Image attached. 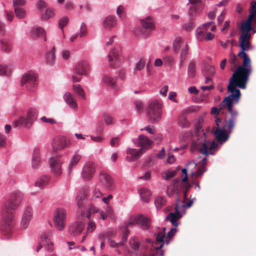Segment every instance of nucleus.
<instances>
[{
  "label": "nucleus",
  "mask_w": 256,
  "mask_h": 256,
  "mask_svg": "<svg viewBox=\"0 0 256 256\" xmlns=\"http://www.w3.org/2000/svg\"><path fill=\"white\" fill-rule=\"evenodd\" d=\"M248 78L249 76L247 75L235 71L230 78L228 86V91L230 93V94L226 97L220 102L218 105V108L216 107L212 108L211 114L216 116L218 115L223 108H227L228 111L230 114V118L227 121L229 132H232L234 126L236 118L238 116V112L236 110H232L233 104H238L241 96L240 92L236 87L241 89H245Z\"/></svg>",
  "instance_id": "1"
},
{
  "label": "nucleus",
  "mask_w": 256,
  "mask_h": 256,
  "mask_svg": "<svg viewBox=\"0 0 256 256\" xmlns=\"http://www.w3.org/2000/svg\"><path fill=\"white\" fill-rule=\"evenodd\" d=\"M193 184V182L190 181L188 179V177H184L181 180L178 178H175L168 186L166 191L168 196L170 198L176 194V204L174 208V212L169 213L166 220H170L172 225L176 227L178 226V224L177 221L182 217L178 204L180 200V192L182 191L184 200H186L188 198V192Z\"/></svg>",
  "instance_id": "2"
},
{
  "label": "nucleus",
  "mask_w": 256,
  "mask_h": 256,
  "mask_svg": "<svg viewBox=\"0 0 256 256\" xmlns=\"http://www.w3.org/2000/svg\"><path fill=\"white\" fill-rule=\"evenodd\" d=\"M251 30H252V22L249 20H246L240 26L241 35L239 38L241 50L238 53V56L240 58H243V62L242 65L238 66L236 70L248 76L251 74L252 70L250 58L246 51L250 49V40L252 35L249 32Z\"/></svg>",
  "instance_id": "3"
},
{
  "label": "nucleus",
  "mask_w": 256,
  "mask_h": 256,
  "mask_svg": "<svg viewBox=\"0 0 256 256\" xmlns=\"http://www.w3.org/2000/svg\"><path fill=\"white\" fill-rule=\"evenodd\" d=\"M22 197L19 192H12L10 198L6 202L2 210L0 228L4 234H9L12 232L14 226V210L18 206Z\"/></svg>",
  "instance_id": "4"
},
{
  "label": "nucleus",
  "mask_w": 256,
  "mask_h": 256,
  "mask_svg": "<svg viewBox=\"0 0 256 256\" xmlns=\"http://www.w3.org/2000/svg\"><path fill=\"white\" fill-rule=\"evenodd\" d=\"M196 140L192 142L190 150L192 151L198 150L206 156L212 154L214 150L218 148V144L214 142L207 140L206 132L200 125L196 126L194 130Z\"/></svg>",
  "instance_id": "5"
},
{
  "label": "nucleus",
  "mask_w": 256,
  "mask_h": 256,
  "mask_svg": "<svg viewBox=\"0 0 256 256\" xmlns=\"http://www.w3.org/2000/svg\"><path fill=\"white\" fill-rule=\"evenodd\" d=\"M162 104L157 100H152L146 108V114L148 118L152 122H157L161 118Z\"/></svg>",
  "instance_id": "6"
},
{
  "label": "nucleus",
  "mask_w": 256,
  "mask_h": 256,
  "mask_svg": "<svg viewBox=\"0 0 256 256\" xmlns=\"http://www.w3.org/2000/svg\"><path fill=\"white\" fill-rule=\"evenodd\" d=\"M66 210L63 208H58L54 213V224L59 230H64L66 227Z\"/></svg>",
  "instance_id": "7"
},
{
  "label": "nucleus",
  "mask_w": 256,
  "mask_h": 256,
  "mask_svg": "<svg viewBox=\"0 0 256 256\" xmlns=\"http://www.w3.org/2000/svg\"><path fill=\"white\" fill-rule=\"evenodd\" d=\"M36 118V112L34 110H30L26 118L20 117L14 123L15 128L18 126L30 127Z\"/></svg>",
  "instance_id": "8"
},
{
  "label": "nucleus",
  "mask_w": 256,
  "mask_h": 256,
  "mask_svg": "<svg viewBox=\"0 0 256 256\" xmlns=\"http://www.w3.org/2000/svg\"><path fill=\"white\" fill-rule=\"evenodd\" d=\"M150 223V220L148 218L139 214L130 218L126 226V230H128V227L134 226V224L140 225L143 230H148Z\"/></svg>",
  "instance_id": "9"
},
{
  "label": "nucleus",
  "mask_w": 256,
  "mask_h": 256,
  "mask_svg": "<svg viewBox=\"0 0 256 256\" xmlns=\"http://www.w3.org/2000/svg\"><path fill=\"white\" fill-rule=\"evenodd\" d=\"M37 76L34 74H25L21 79V84L26 85L27 90L30 92H33L36 84Z\"/></svg>",
  "instance_id": "10"
},
{
  "label": "nucleus",
  "mask_w": 256,
  "mask_h": 256,
  "mask_svg": "<svg viewBox=\"0 0 256 256\" xmlns=\"http://www.w3.org/2000/svg\"><path fill=\"white\" fill-rule=\"evenodd\" d=\"M71 144L69 138L64 136H56L52 140V146L54 150H60Z\"/></svg>",
  "instance_id": "11"
},
{
  "label": "nucleus",
  "mask_w": 256,
  "mask_h": 256,
  "mask_svg": "<svg viewBox=\"0 0 256 256\" xmlns=\"http://www.w3.org/2000/svg\"><path fill=\"white\" fill-rule=\"evenodd\" d=\"M84 228V224L80 221L72 222L68 226V232L72 236H79Z\"/></svg>",
  "instance_id": "12"
},
{
  "label": "nucleus",
  "mask_w": 256,
  "mask_h": 256,
  "mask_svg": "<svg viewBox=\"0 0 256 256\" xmlns=\"http://www.w3.org/2000/svg\"><path fill=\"white\" fill-rule=\"evenodd\" d=\"M32 217V210L30 207H26L24 212L21 222V226L22 228H26Z\"/></svg>",
  "instance_id": "13"
},
{
  "label": "nucleus",
  "mask_w": 256,
  "mask_h": 256,
  "mask_svg": "<svg viewBox=\"0 0 256 256\" xmlns=\"http://www.w3.org/2000/svg\"><path fill=\"white\" fill-rule=\"evenodd\" d=\"M50 166L52 171L56 174H62V162L58 158H52L50 160Z\"/></svg>",
  "instance_id": "14"
},
{
  "label": "nucleus",
  "mask_w": 256,
  "mask_h": 256,
  "mask_svg": "<svg viewBox=\"0 0 256 256\" xmlns=\"http://www.w3.org/2000/svg\"><path fill=\"white\" fill-rule=\"evenodd\" d=\"M230 133L228 132L227 134L224 126L222 128H218L214 132L216 138L221 144L228 140L229 137L228 134Z\"/></svg>",
  "instance_id": "15"
},
{
  "label": "nucleus",
  "mask_w": 256,
  "mask_h": 256,
  "mask_svg": "<svg viewBox=\"0 0 256 256\" xmlns=\"http://www.w3.org/2000/svg\"><path fill=\"white\" fill-rule=\"evenodd\" d=\"M52 236V232H48L44 233L42 236V242L48 251L51 252L53 250V244L50 240V237Z\"/></svg>",
  "instance_id": "16"
},
{
  "label": "nucleus",
  "mask_w": 256,
  "mask_h": 256,
  "mask_svg": "<svg viewBox=\"0 0 256 256\" xmlns=\"http://www.w3.org/2000/svg\"><path fill=\"white\" fill-rule=\"evenodd\" d=\"M138 145L142 147V150L150 148L152 144V141L148 138L147 136L144 135H140L138 138Z\"/></svg>",
  "instance_id": "17"
},
{
  "label": "nucleus",
  "mask_w": 256,
  "mask_h": 256,
  "mask_svg": "<svg viewBox=\"0 0 256 256\" xmlns=\"http://www.w3.org/2000/svg\"><path fill=\"white\" fill-rule=\"evenodd\" d=\"M88 70V63L84 61H82L78 63L74 69L76 74L85 75Z\"/></svg>",
  "instance_id": "18"
},
{
  "label": "nucleus",
  "mask_w": 256,
  "mask_h": 256,
  "mask_svg": "<svg viewBox=\"0 0 256 256\" xmlns=\"http://www.w3.org/2000/svg\"><path fill=\"white\" fill-rule=\"evenodd\" d=\"M96 168L92 162H86L82 168V174L84 176H92L95 174Z\"/></svg>",
  "instance_id": "19"
},
{
  "label": "nucleus",
  "mask_w": 256,
  "mask_h": 256,
  "mask_svg": "<svg viewBox=\"0 0 256 256\" xmlns=\"http://www.w3.org/2000/svg\"><path fill=\"white\" fill-rule=\"evenodd\" d=\"M116 24V20L114 16H110L106 18L103 22L104 27L107 30L114 27Z\"/></svg>",
  "instance_id": "20"
},
{
  "label": "nucleus",
  "mask_w": 256,
  "mask_h": 256,
  "mask_svg": "<svg viewBox=\"0 0 256 256\" xmlns=\"http://www.w3.org/2000/svg\"><path fill=\"white\" fill-rule=\"evenodd\" d=\"M65 102L72 108H76L78 106L74 96L69 92H66L64 96Z\"/></svg>",
  "instance_id": "21"
},
{
  "label": "nucleus",
  "mask_w": 256,
  "mask_h": 256,
  "mask_svg": "<svg viewBox=\"0 0 256 256\" xmlns=\"http://www.w3.org/2000/svg\"><path fill=\"white\" fill-rule=\"evenodd\" d=\"M40 152L38 148H35L34 150L32 156V166L33 168H36L38 166L40 162Z\"/></svg>",
  "instance_id": "22"
},
{
  "label": "nucleus",
  "mask_w": 256,
  "mask_h": 256,
  "mask_svg": "<svg viewBox=\"0 0 256 256\" xmlns=\"http://www.w3.org/2000/svg\"><path fill=\"white\" fill-rule=\"evenodd\" d=\"M141 24L142 27L145 29L151 30L154 29V22L150 16H147L144 19L142 20Z\"/></svg>",
  "instance_id": "23"
},
{
  "label": "nucleus",
  "mask_w": 256,
  "mask_h": 256,
  "mask_svg": "<svg viewBox=\"0 0 256 256\" xmlns=\"http://www.w3.org/2000/svg\"><path fill=\"white\" fill-rule=\"evenodd\" d=\"M100 182L104 186L108 189H112L114 187V183L112 177H102Z\"/></svg>",
  "instance_id": "24"
},
{
  "label": "nucleus",
  "mask_w": 256,
  "mask_h": 256,
  "mask_svg": "<svg viewBox=\"0 0 256 256\" xmlns=\"http://www.w3.org/2000/svg\"><path fill=\"white\" fill-rule=\"evenodd\" d=\"M86 198V193L85 190H80L76 198L77 206L79 208L82 209L83 208V204Z\"/></svg>",
  "instance_id": "25"
},
{
  "label": "nucleus",
  "mask_w": 256,
  "mask_h": 256,
  "mask_svg": "<svg viewBox=\"0 0 256 256\" xmlns=\"http://www.w3.org/2000/svg\"><path fill=\"white\" fill-rule=\"evenodd\" d=\"M163 246V244H161L160 246H152V248L150 250V255L152 256H164V252L161 250Z\"/></svg>",
  "instance_id": "26"
},
{
  "label": "nucleus",
  "mask_w": 256,
  "mask_h": 256,
  "mask_svg": "<svg viewBox=\"0 0 256 256\" xmlns=\"http://www.w3.org/2000/svg\"><path fill=\"white\" fill-rule=\"evenodd\" d=\"M138 192L142 200L144 202H148L151 196L150 190L146 188H142Z\"/></svg>",
  "instance_id": "27"
},
{
  "label": "nucleus",
  "mask_w": 256,
  "mask_h": 256,
  "mask_svg": "<svg viewBox=\"0 0 256 256\" xmlns=\"http://www.w3.org/2000/svg\"><path fill=\"white\" fill-rule=\"evenodd\" d=\"M142 148H140L138 150L134 149H129L127 150V153L132 156L130 158V161H134L137 160L143 153Z\"/></svg>",
  "instance_id": "28"
},
{
  "label": "nucleus",
  "mask_w": 256,
  "mask_h": 256,
  "mask_svg": "<svg viewBox=\"0 0 256 256\" xmlns=\"http://www.w3.org/2000/svg\"><path fill=\"white\" fill-rule=\"evenodd\" d=\"M87 34V30L86 25L84 23H82L80 26V32L73 34L70 38L71 42H74L78 36L82 38L85 36Z\"/></svg>",
  "instance_id": "29"
},
{
  "label": "nucleus",
  "mask_w": 256,
  "mask_h": 256,
  "mask_svg": "<svg viewBox=\"0 0 256 256\" xmlns=\"http://www.w3.org/2000/svg\"><path fill=\"white\" fill-rule=\"evenodd\" d=\"M186 42H184L183 40L180 37H176L174 39L173 44H172V48L174 52L176 53H177L180 48L182 46H184V44Z\"/></svg>",
  "instance_id": "30"
},
{
  "label": "nucleus",
  "mask_w": 256,
  "mask_h": 256,
  "mask_svg": "<svg viewBox=\"0 0 256 256\" xmlns=\"http://www.w3.org/2000/svg\"><path fill=\"white\" fill-rule=\"evenodd\" d=\"M188 46L187 42L184 44V46L182 48L180 54V64L182 65L183 62L186 59V56L188 53Z\"/></svg>",
  "instance_id": "31"
},
{
  "label": "nucleus",
  "mask_w": 256,
  "mask_h": 256,
  "mask_svg": "<svg viewBox=\"0 0 256 256\" xmlns=\"http://www.w3.org/2000/svg\"><path fill=\"white\" fill-rule=\"evenodd\" d=\"M82 158L81 155L80 154L79 150L76 152L74 154L72 157L69 164V168H71L73 166H76L80 161Z\"/></svg>",
  "instance_id": "32"
},
{
  "label": "nucleus",
  "mask_w": 256,
  "mask_h": 256,
  "mask_svg": "<svg viewBox=\"0 0 256 256\" xmlns=\"http://www.w3.org/2000/svg\"><path fill=\"white\" fill-rule=\"evenodd\" d=\"M72 88L74 92L78 96H82V98L84 100L86 99V94L84 92V90L80 84H74Z\"/></svg>",
  "instance_id": "33"
},
{
  "label": "nucleus",
  "mask_w": 256,
  "mask_h": 256,
  "mask_svg": "<svg viewBox=\"0 0 256 256\" xmlns=\"http://www.w3.org/2000/svg\"><path fill=\"white\" fill-rule=\"evenodd\" d=\"M50 180L49 177H38L35 182V186L42 187L47 184Z\"/></svg>",
  "instance_id": "34"
},
{
  "label": "nucleus",
  "mask_w": 256,
  "mask_h": 256,
  "mask_svg": "<svg viewBox=\"0 0 256 256\" xmlns=\"http://www.w3.org/2000/svg\"><path fill=\"white\" fill-rule=\"evenodd\" d=\"M166 199L164 196H158L155 199V205L157 209L161 208L166 204Z\"/></svg>",
  "instance_id": "35"
},
{
  "label": "nucleus",
  "mask_w": 256,
  "mask_h": 256,
  "mask_svg": "<svg viewBox=\"0 0 256 256\" xmlns=\"http://www.w3.org/2000/svg\"><path fill=\"white\" fill-rule=\"evenodd\" d=\"M178 124L182 128H188L190 125V124L186 120V117L180 115L178 118Z\"/></svg>",
  "instance_id": "36"
},
{
  "label": "nucleus",
  "mask_w": 256,
  "mask_h": 256,
  "mask_svg": "<svg viewBox=\"0 0 256 256\" xmlns=\"http://www.w3.org/2000/svg\"><path fill=\"white\" fill-rule=\"evenodd\" d=\"M120 56V52L115 50H112L109 53L108 56L109 60L110 62H116L118 60Z\"/></svg>",
  "instance_id": "37"
},
{
  "label": "nucleus",
  "mask_w": 256,
  "mask_h": 256,
  "mask_svg": "<svg viewBox=\"0 0 256 256\" xmlns=\"http://www.w3.org/2000/svg\"><path fill=\"white\" fill-rule=\"evenodd\" d=\"M129 244L130 247L135 250H138L140 248L139 241L136 237H132L130 238Z\"/></svg>",
  "instance_id": "38"
},
{
  "label": "nucleus",
  "mask_w": 256,
  "mask_h": 256,
  "mask_svg": "<svg viewBox=\"0 0 256 256\" xmlns=\"http://www.w3.org/2000/svg\"><path fill=\"white\" fill-rule=\"evenodd\" d=\"M196 166V164L194 161H189L188 162L186 167L188 171L191 172L190 176H194L195 172L194 171V168Z\"/></svg>",
  "instance_id": "39"
},
{
  "label": "nucleus",
  "mask_w": 256,
  "mask_h": 256,
  "mask_svg": "<svg viewBox=\"0 0 256 256\" xmlns=\"http://www.w3.org/2000/svg\"><path fill=\"white\" fill-rule=\"evenodd\" d=\"M196 72V66L194 63L193 62H190L188 68V75L190 78H194L195 76Z\"/></svg>",
  "instance_id": "40"
},
{
  "label": "nucleus",
  "mask_w": 256,
  "mask_h": 256,
  "mask_svg": "<svg viewBox=\"0 0 256 256\" xmlns=\"http://www.w3.org/2000/svg\"><path fill=\"white\" fill-rule=\"evenodd\" d=\"M180 170V166H178L174 170L169 169L165 172V176H175L178 174Z\"/></svg>",
  "instance_id": "41"
},
{
  "label": "nucleus",
  "mask_w": 256,
  "mask_h": 256,
  "mask_svg": "<svg viewBox=\"0 0 256 256\" xmlns=\"http://www.w3.org/2000/svg\"><path fill=\"white\" fill-rule=\"evenodd\" d=\"M14 12L16 17L19 18H22L26 16L25 10L20 7L16 6V8H14Z\"/></svg>",
  "instance_id": "42"
},
{
  "label": "nucleus",
  "mask_w": 256,
  "mask_h": 256,
  "mask_svg": "<svg viewBox=\"0 0 256 256\" xmlns=\"http://www.w3.org/2000/svg\"><path fill=\"white\" fill-rule=\"evenodd\" d=\"M54 50L55 48L53 47L52 50L50 51L46 56V61L49 64H52L54 60Z\"/></svg>",
  "instance_id": "43"
},
{
  "label": "nucleus",
  "mask_w": 256,
  "mask_h": 256,
  "mask_svg": "<svg viewBox=\"0 0 256 256\" xmlns=\"http://www.w3.org/2000/svg\"><path fill=\"white\" fill-rule=\"evenodd\" d=\"M103 80L106 84L110 86H114L116 82V80L115 78H114L109 76H104Z\"/></svg>",
  "instance_id": "44"
},
{
  "label": "nucleus",
  "mask_w": 256,
  "mask_h": 256,
  "mask_svg": "<svg viewBox=\"0 0 256 256\" xmlns=\"http://www.w3.org/2000/svg\"><path fill=\"white\" fill-rule=\"evenodd\" d=\"M36 34L38 38L44 37V41H46V32L42 28L39 27L36 30Z\"/></svg>",
  "instance_id": "45"
},
{
  "label": "nucleus",
  "mask_w": 256,
  "mask_h": 256,
  "mask_svg": "<svg viewBox=\"0 0 256 256\" xmlns=\"http://www.w3.org/2000/svg\"><path fill=\"white\" fill-rule=\"evenodd\" d=\"M54 15V10L50 8H48L46 10L44 14L42 16L44 18L48 20L52 18Z\"/></svg>",
  "instance_id": "46"
},
{
  "label": "nucleus",
  "mask_w": 256,
  "mask_h": 256,
  "mask_svg": "<svg viewBox=\"0 0 256 256\" xmlns=\"http://www.w3.org/2000/svg\"><path fill=\"white\" fill-rule=\"evenodd\" d=\"M146 64L145 60L144 58H140L139 60L136 63L135 70H141L144 68Z\"/></svg>",
  "instance_id": "47"
},
{
  "label": "nucleus",
  "mask_w": 256,
  "mask_h": 256,
  "mask_svg": "<svg viewBox=\"0 0 256 256\" xmlns=\"http://www.w3.org/2000/svg\"><path fill=\"white\" fill-rule=\"evenodd\" d=\"M0 44H2V50L6 52H10L11 49V46L10 44L4 40H2L0 41Z\"/></svg>",
  "instance_id": "48"
},
{
  "label": "nucleus",
  "mask_w": 256,
  "mask_h": 256,
  "mask_svg": "<svg viewBox=\"0 0 256 256\" xmlns=\"http://www.w3.org/2000/svg\"><path fill=\"white\" fill-rule=\"evenodd\" d=\"M104 122L108 125L112 124L114 123L113 118L108 114L104 113L103 114Z\"/></svg>",
  "instance_id": "49"
},
{
  "label": "nucleus",
  "mask_w": 256,
  "mask_h": 256,
  "mask_svg": "<svg viewBox=\"0 0 256 256\" xmlns=\"http://www.w3.org/2000/svg\"><path fill=\"white\" fill-rule=\"evenodd\" d=\"M69 18L67 16H64L58 22L59 27L62 29L68 23Z\"/></svg>",
  "instance_id": "50"
},
{
  "label": "nucleus",
  "mask_w": 256,
  "mask_h": 256,
  "mask_svg": "<svg viewBox=\"0 0 256 256\" xmlns=\"http://www.w3.org/2000/svg\"><path fill=\"white\" fill-rule=\"evenodd\" d=\"M236 56L232 52H231L230 54L229 62L233 68H235L236 66Z\"/></svg>",
  "instance_id": "51"
},
{
  "label": "nucleus",
  "mask_w": 256,
  "mask_h": 256,
  "mask_svg": "<svg viewBox=\"0 0 256 256\" xmlns=\"http://www.w3.org/2000/svg\"><path fill=\"white\" fill-rule=\"evenodd\" d=\"M128 234L129 230H126L125 232L122 234V240L120 242V244L121 245V246H123L124 245L125 243L127 241L128 236Z\"/></svg>",
  "instance_id": "52"
},
{
  "label": "nucleus",
  "mask_w": 256,
  "mask_h": 256,
  "mask_svg": "<svg viewBox=\"0 0 256 256\" xmlns=\"http://www.w3.org/2000/svg\"><path fill=\"white\" fill-rule=\"evenodd\" d=\"M176 228H171L170 230L168 232V239L166 240V244H168L170 241V240L171 238L173 237L174 235L176 234Z\"/></svg>",
  "instance_id": "53"
},
{
  "label": "nucleus",
  "mask_w": 256,
  "mask_h": 256,
  "mask_svg": "<svg viewBox=\"0 0 256 256\" xmlns=\"http://www.w3.org/2000/svg\"><path fill=\"white\" fill-rule=\"evenodd\" d=\"M206 171V168L205 166V164H202L200 166H199L196 172V176H200L202 175L204 172Z\"/></svg>",
  "instance_id": "54"
},
{
  "label": "nucleus",
  "mask_w": 256,
  "mask_h": 256,
  "mask_svg": "<svg viewBox=\"0 0 256 256\" xmlns=\"http://www.w3.org/2000/svg\"><path fill=\"white\" fill-rule=\"evenodd\" d=\"M99 210L96 207L94 206L91 204L88 210V215L87 217L90 218L91 214H94L96 212H98Z\"/></svg>",
  "instance_id": "55"
},
{
  "label": "nucleus",
  "mask_w": 256,
  "mask_h": 256,
  "mask_svg": "<svg viewBox=\"0 0 256 256\" xmlns=\"http://www.w3.org/2000/svg\"><path fill=\"white\" fill-rule=\"evenodd\" d=\"M165 236L164 232H160L156 236V239L157 242L164 244V238Z\"/></svg>",
  "instance_id": "56"
},
{
  "label": "nucleus",
  "mask_w": 256,
  "mask_h": 256,
  "mask_svg": "<svg viewBox=\"0 0 256 256\" xmlns=\"http://www.w3.org/2000/svg\"><path fill=\"white\" fill-rule=\"evenodd\" d=\"M96 225L95 223L93 222H90L86 228L87 232L88 233L92 232L96 229Z\"/></svg>",
  "instance_id": "57"
},
{
  "label": "nucleus",
  "mask_w": 256,
  "mask_h": 256,
  "mask_svg": "<svg viewBox=\"0 0 256 256\" xmlns=\"http://www.w3.org/2000/svg\"><path fill=\"white\" fill-rule=\"evenodd\" d=\"M10 72V70L5 66H0V75L8 74Z\"/></svg>",
  "instance_id": "58"
},
{
  "label": "nucleus",
  "mask_w": 256,
  "mask_h": 256,
  "mask_svg": "<svg viewBox=\"0 0 256 256\" xmlns=\"http://www.w3.org/2000/svg\"><path fill=\"white\" fill-rule=\"evenodd\" d=\"M36 7L39 10H42V8H46V4L42 0H39L36 2Z\"/></svg>",
  "instance_id": "59"
},
{
  "label": "nucleus",
  "mask_w": 256,
  "mask_h": 256,
  "mask_svg": "<svg viewBox=\"0 0 256 256\" xmlns=\"http://www.w3.org/2000/svg\"><path fill=\"white\" fill-rule=\"evenodd\" d=\"M164 62L168 65H171L174 62V58L171 56H167L164 58Z\"/></svg>",
  "instance_id": "60"
},
{
  "label": "nucleus",
  "mask_w": 256,
  "mask_h": 256,
  "mask_svg": "<svg viewBox=\"0 0 256 256\" xmlns=\"http://www.w3.org/2000/svg\"><path fill=\"white\" fill-rule=\"evenodd\" d=\"M41 120L42 122L45 123H50V124H54L56 123V121L54 119L52 118H46V116H42L41 118Z\"/></svg>",
  "instance_id": "61"
},
{
  "label": "nucleus",
  "mask_w": 256,
  "mask_h": 256,
  "mask_svg": "<svg viewBox=\"0 0 256 256\" xmlns=\"http://www.w3.org/2000/svg\"><path fill=\"white\" fill-rule=\"evenodd\" d=\"M14 6V8H16V7H20V6H23L26 4V0H14L13 1Z\"/></svg>",
  "instance_id": "62"
},
{
  "label": "nucleus",
  "mask_w": 256,
  "mask_h": 256,
  "mask_svg": "<svg viewBox=\"0 0 256 256\" xmlns=\"http://www.w3.org/2000/svg\"><path fill=\"white\" fill-rule=\"evenodd\" d=\"M82 74H76L74 72L72 76V80L73 82H78L82 79Z\"/></svg>",
  "instance_id": "63"
},
{
  "label": "nucleus",
  "mask_w": 256,
  "mask_h": 256,
  "mask_svg": "<svg viewBox=\"0 0 256 256\" xmlns=\"http://www.w3.org/2000/svg\"><path fill=\"white\" fill-rule=\"evenodd\" d=\"M176 96V94L175 92H171L169 93L168 98L172 100L174 102L177 103L178 100L175 98Z\"/></svg>",
  "instance_id": "64"
}]
</instances>
